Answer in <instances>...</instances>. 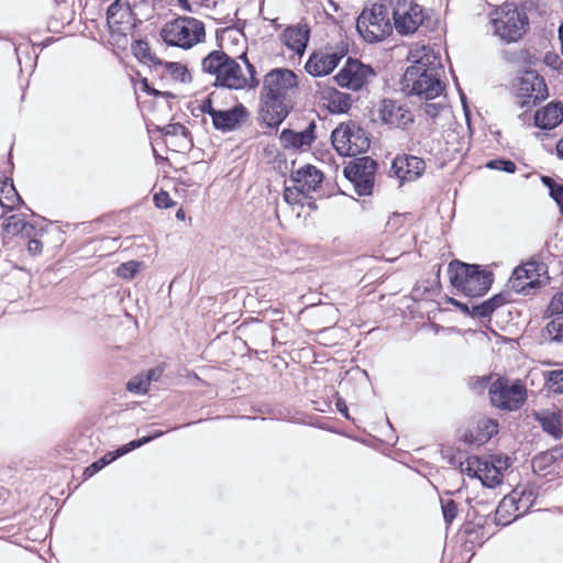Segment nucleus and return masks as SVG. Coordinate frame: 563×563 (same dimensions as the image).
Returning <instances> with one entry per match:
<instances>
[{"label": "nucleus", "mask_w": 563, "mask_h": 563, "mask_svg": "<svg viewBox=\"0 0 563 563\" xmlns=\"http://www.w3.org/2000/svg\"><path fill=\"white\" fill-rule=\"evenodd\" d=\"M298 86L296 74L286 68L269 71L263 82L261 111L269 126L280 124L292 108V96Z\"/></svg>", "instance_id": "nucleus-1"}, {"label": "nucleus", "mask_w": 563, "mask_h": 563, "mask_svg": "<svg viewBox=\"0 0 563 563\" xmlns=\"http://www.w3.org/2000/svg\"><path fill=\"white\" fill-rule=\"evenodd\" d=\"M422 54L410 52L413 64L404 74V87L410 95H417L423 99H434L443 90L440 80V60L427 47H422Z\"/></svg>", "instance_id": "nucleus-2"}, {"label": "nucleus", "mask_w": 563, "mask_h": 563, "mask_svg": "<svg viewBox=\"0 0 563 563\" xmlns=\"http://www.w3.org/2000/svg\"><path fill=\"white\" fill-rule=\"evenodd\" d=\"M202 70L214 76V84L229 89L254 88L258 80L254 77V67L247 63V77L241 66L222 51H213L201 62Z\"/></svg>", "instance_id": "nucleus-3"}, {"label": "nucleus", "mask_w": 563, "mask_h": 563, "mask_svg": "<svg viewBox=\"0 0 563 563\" xmlns=\"http://www.w3.org/2000/svg\"><path fill=\"white\" fill-rule=\"evenodd\" d=\"M159 36L167 46L190 49L205 41L206 27L198 19L178 16L163 24Z\"/></svg>", "instance_id": "nucleus-4"}, {"label": "nucleus", "mask_w": 563, "mask_h": 563, "mask_svg": "<svg viewBox=\"0 0 563 563\" xmlns=\"http://www.w3.org/2000/svg\"><path fill=\"white\" fill-rule=\"evenodd\" d=\"M448 273L452 286L468 297L485 295L493 283L490 272L482 269L478 265L460 261H452L449 264Z\"/></svg>", "instance_id": "nucleus-5"}, {"label": "nucleus", "mask_w": 563, "mask_h": 563, "mask_svg": "<svg viewBox=\"0 0 563 563\" xmlns=\"http://www.w3.org/2000/svg\"><path fill=\"white\" fill-rule=\"evenodd\" d=\"M390 8L385 0L365 7L356 21L360 36L367 43H377L393 32Z\"/></svg>", "instance_id": "nucleus-6"}, {"label": "nucleus", "mask_w": 563, "mask_h": 563, "mask_svg": "<svg viewBox=\"0 0 563 563\" xmlns=\"http://www.w3.org/2000/svg\"><path fill=\"white\" fill-rule=\"evenodd\" d=\"M510 466L508 456H468L460 463L461 473L478 478L486 487L494 488L503 481L504 472Z\"/></svg>", "instance_id": "nucleus-7"}, {"label": "nucleus", "mask_w": 563, "mask_h": 563, "mask_svg": "<svg viewBox=\"0 0 563 563\" xmlns=\"http://www.w3.org/2000/svg\"><path fill=\"white\" fill-rule=\"evenodd\" d=\"M331 140L341 156L364 154L371 145L367 132L353 121L339 124L333 130Z\"/></svg>", "instance_id": "nucleus-8"}, {"label": "nucleus", "mask_w": 563, "mask_h": 563, "mask_svg": "<svg viewBox=\"0 0 563 563\" xmlns=\"http://www.w3.org/2000/svg\"><path fill=\"white\" fill-rule=\"evenodd\" d=\"M494 33L506 42H516L526 32L528 18L512 3L500 5L493 14Z\"/></svg>", "instance_id": "nucleus-9"}, {"label": "nucleus", "mask_w": 563, "mask_h": 563, "mask_svg": "<svg viewBox=\"0 0 563 563\" xmlns=\"http://www.w3.org/2000/svg\"><path fill=\"white\" fill-rule=\"evenodd\" d=\"M390 8L396 31L400 35H410L417 32L423 23L426 15L422 7L415 0H385Z\"/></svg>", "instance_id": "nucleus-10"}, {"label": "nucleus", "mask_w": 563, "mask_h": 563, "mask_svg": "<svg viewBox=\"0 0 563 563\" xmlns=\"http://www.w3.org/2000/svg\"><path fill=\"white\" fill-rule=\"evenodd\" d=\"M489 397L495 407L514 411L526 401L527 390L519 382L510 383L499 377L490 385Z\"/></svg>", "instance_id": "nucleus-11"}, {"label": "nucleus", "mask_w": 563, "mask_h": 563, "mask_svg": "<svg viewBox=\"0 0 563 563\" xmlns=\"http://www.w3.org/2000/svg\"><path fill=\"white\" fill-rule=\"evenodd\" d=\"M373 121H379L390 129H406L413 122V113L410 109L393 99H380L372 110Z\"/></svg>", "instance_id": "nucleus-12"}, {"label": "nucleus", "mask_w": 563, "mask_h": 563, "mask_svg": "<svg viewBox=\"0 0 563 563\" xmlns=\"http://www.w3.org/2000/svg\"><path fill=\"white\" fill-rule=\"evenodd\" d=\"M516 97L521 108H530L548 97L544 79L536 70L525 71L515 85Z\"/></svg>", "instance_id": "nucleus-13"}, {"label": "nucleus", "mask_w": 563, "mask_h": 563, "mask_svg": "<svg viewBox=\"0 0 563 563\" xmlns=\"http://www.w3.org/2000/svg\"><path fill=\"white\" fill-rule=\"evenodd\" d=\"M375 75L374 69L369 65H365L357 59L349 58L345 65L334 76V80L341 88L358 91L366 86Z\"/></svg>", "instance_id": "nucleus-14"}, {"label": "nucleus", "mask_w": 563, "mask_h": 563, "mask_svg": "<svg viewBox=\"0 0 563 563\" xmlns=\"http://www.w3.org/2000/svg\"><path fill=\"white\" fill-rule=\"evenodd\" d=\"M376 163L364 157L344 167V176L353 184L360 196L371 195L375 179Z\"/></svg>", "instance_id": "nucleus-15"}, {"label": "nucleus", "mask_w": 563, "mask_h": 563, "mask_svg": "<svg viewBox=\"0 0 563 563\" xmlns=\"http://www.w3.org/2000/svg\"><path fill=\"white\" fill-rule=\"evenodd\" d=\"M545 274V266L538 262H527L517 267L510 279L509 285L516 292H526L528 289L537 288L541 285V277Z\"/></svg>", "instance_id": "nucleus-16"}, {"label": "nucleus", "mask_w": 563, "mask_h": 563, "mask_svg": "<svg viewBox=\"0 0 563 563\" xmlns=\"http://www.w3.org/2000/svg\"><path fill=\"white\" fill-rule=\"evenodd\" d=\"M202 110L210 114L213 126L222 132L235 130L247 119V111L242 104L234 106L227 110H218L208 101V103L203 104Z\"/></svg>", "instance_id": "nucleus-17"}, {"label": "nucleus", "mask_w": 563, "mask_h": 563, "mask_svg": "<svg viewBox=\"0 0 563 563\" xmlns=\"http://www.w3.org/2000/svg\"><path fill=\"white\" fill-rule=\"evenodd\" d=\"M344 52H314L308 58L305 68L307 73L313 77H322L331 74L340 60L343 58Z\"/></svg>", "instance_id": "nucleus-18"}, {"label": "nucleus", "mask_w": 563, "mask_h": 563, "mask_svg": "<svg viewBox=\"0 0 563 563\" xmlns=\"http://www.w3.org/2000/svg\"><path fill=\"white\" fill-rule=\"evenodd\" d=\"M424 169V161L412 155L397 156L391 164V172L399 179L400 184L418 179Z\"/></svg>", "instance_id": "nucleus-19"}, {"label": "nucleus", "mask_w": 563, "mask_h": 563, "mask_svg": "<svg viewBox=\"0 0 563 563\" xmlns=\"http://www.w3.org/2000/svg\"><path fill=\"white\" fill-rule=\"evenodd\" d=\"M498 432V423L490 418H479L464 434V441L482 445Z\"/></svg>", "instance_id": "nucleus-20"}, {"label": "nucleus", "mask_w": 563, "mask_h": 563, "mask_svg": "<svg viewBox=\"0 0 563 563\" xmlns=\"http://www.w3.org/2000/svg\"><path fill=\"white\" fill-rule=\"evenodd\" d=\"M533 417L547 433L555 439L562 437L563 421L561 412L558 408L552 407L540 411H534Z\"/></svg>", "instance_id": "nucleus-21"}, {"label": "nucleus", "mask_w": 563, "mask_h": 563, "mask_svg": "<svg viewBox=\"0 0 563 563\" xmlns=\"http://www.w3.org/2000/svg\"><path fill=\"white\" fill-rule=\"evenodd\" d=\"M309 27L307 24L289 26L284 31L285 45L291 51L302 54L309 41Z\"/></svg>", "instance_id": "nucleus-22"}, {"label": "nucleus", "mask_w": 563, "mask_h": 563, "mask_svg": "<svg viewBox=\"0 0 563 563\" xmlns=\"http://www.w3.org/2000/svg\"><path fill=\"white\" fill-rule=\"evenodd\" d=\"M563 121V108L559 103H549L534 114V123L540 129L551 130Z\"/></svg>", "instance_id": "nucleus-23"}, {"label": "nucleus", "mask_w": 563, "mask_h": 563, "mask_svg": "<svg viewBox=\"0 0 563 563\" xmlns=\"http://www.w3.org/2000/svg\"><path fill=\"white\" fill-rule=\"evenodd\" d=\"M322 178V173L312 165H306L292 173V179L298 184L299 190H316Z\"/></svg>", "instance_id": "nucleus-24"}, {"label": "nucleus", "mask_w": 563, "mask_h": 563, "mask_svg": "<svg viewBox=\"0 0 563 563\" xmlns=\"http://www.w3.org/2000/svg\"><path fill=\"white\" fill-rule=\"evenodd\" d=\"M280 141L285 147L302 150L313 141L312 129H306L302 132H294L290 130H284L280 134Z\"/></svg>", "instance_id": "nucleus-25"}, {"label": "nucleus", "mask_w": 563, "mask_h": 563, "mask_svg": "<svg viewBox=\"0 0 563 563\" xmlns=\"http://www.w3.org/2000/svg\"><path fill=\"white\" fill-rule=\"evenodd\" d=\"M155 64L163 68L162 75L175 82L187 84L191 81V75L186 65L177 62H163L158 59Z\"/></svg>", "instance_id": "nucleus-26"}, {"label": "nucleus", "mask_w": 563, "mask_h": 563, "mask_svg": "<svg viewBox=\"0 0 563 563\" xmlns=\"http://www.w3.org/2000/svg\"><path fill=\"white\" fill-rule=\"evenodd\" d=\"M514 498L515 497L507 495L500 500L495 515L498 525L506 526L520 517L516 515V512L519 511L518 506L515 505Z\"/></svg>", "instance_id": "nucleus-27"}, {"label": "nucleus", "mask_w": 563, "mask_h": 563, "mask_svg": "<svg viewBox=\"0 0 563 563\" xmlns=\"http://www.w3.org/2000/svg\"><path fill=\"white\" fill-rule=\"evenodd\" d=\"M510 497H515V505L518 506L517 516H523L532 507L537 494L533 487L516 488L510 494Z\"/></svg>", "instance_id": "nucleus-28"}, {"label": "nucleus", "mask_w": 563, "mask_h": 563, "mask_svg": "<svg viewBox=\"0 0 563 563\" xmlns=\"http://www.w3.org/2000/svg\"><path fill=\"white\" fill-rule=\"evenodd\" d=\"M328 107L333 113H346L352 106V98L345 92L333 90L328 97Z\"/></svg>", "instance_id": "nucleus-29"}, {"label": "nucleus", "mask_w": 563, "mask_h": 563, "mask_svg": "<svg viewBox=\"0 0 563 563\" xmlns=\"http://www.w3.org/2000/svg\"><path fill=\"white\" fill-rule=\"evenodd\" d=\"M503 299L500 296H495L484 302H482L481 305H474L472 306V316H475V317H482V318H485V317H488L490 316L494 310L501 306L503 305Z\"/></svg>", "instance_id": "nucleus-30"}, {"label": "nucleus", "mask_w": 563, "mask_h": 563, "mask_svg": "<svg viewBox=\"0 0 563 563\" xmlns=\"http://www.w3.org/2000/svg\"><path fill=\"white\" fill-rule=\"evenodd\" d=\"M123 454L120 453V449H118L114 452L107 453L103 457H101L99 461L92 463L90 466H88L85 470V476L90 477L95 475L97 472H99L101 468H103L109 463L113 462L115 459L122 456Z\"/></svg>", "instance_id": "nucleus-31"}, {"label": "nucleus", "mask_w": 563, "mask_h": 563, "mask_svg": "<svg viewBox=\"0 0 563 563\" xmlns=\"http://www.w3.org/2000/svg\"><path fill=\"white\" fill-rule=\"evenodd\" d=\"M143 267V263L139 261H129L122 263L115 269V274L122 279H132Z\"/></svg>", "instance_id": "nucleus-32"}, {"label": "nucleus", "mask_w": 563, "mask_h": 563, "mask_svg": "<svg viewBox=\"0 0 563 563\" xmlns=\"http://www.w3.org/2000/svg\"><path fill=\"white\" fill-rule=\"evenodd\" d=\"M547 334L551 341L563 344V317H556L547 324Z\"/></svg>", "instance_id": "nucleus-33"}, {"label": "nucleus", "mask_w": 563, "mask_h": 563, "mask_svg": "<svg viewBox=\"0 0 563 563\" xmlns=\"http://www.w3.org/2000/svg\"><path fill=\"white\" fill-rule=\"evenodd\" d=\"M553 463V455L544 451L532 459L531 465L536 473H541L547 471Z\"/></svg>", "instance_id": "nucleus-34"}, {"label": "nucleus", "mask_w": 563, "mask_h": 563, "mask_svg": "<svg viewBox=\"0 0 563 563\" xmlns=\"http://www.w3.org/2000/svg\"><path fill=\"white\" fill-rule=\"evenodd\" d=\"M148 387H150L148 378H146L144 374H140V375L133 377L128 383V389L131 393H135V394H140V395L145 394L148 390Z\"/></svg>", "instance_id": "nucleus-35"}, {"label": "nucleus", "mask_w": 563, "mask_h": 563, "mask_svg": "<svg viewBox=\"0 0 563 563\" xmlns=\"http://www.w3.org/2000/svg\"><path fill=\"white\" fill-rule=\"evenodd\" d=\"M7 194L8 195L4 197L5 201L0 198V218H3L7 212L13 208L14 202L20 200L12 185L7 189Z\"/></svg>", "instance_id": "nucleus-36"}, {"label": "nucleus", "mask_w": 563, "mask_h": 563, "mask_svg": "<svg viewBox=\"0 0 563 563\" xmlns=\"http://www.w3.org/2000/svg\"><path fill=\"white\" fill-rule=\"evenodd\" d=\"M543 183L549 187L551 197L560 206L563 213V185H558L550 177H543Z\"/></svg>", "instance_id": "nucleus-37"}, {"label": "nucleus", "mask_w": 563, "mask_h": 563, "mask_svg": "<svg viewBox=\"0 0 563 563\" xmlns=\"http://www.w3.org/2000/svg\"><path fill=\"white\" fill-rule=\"evenodd\" d=\"M549 389L555 394H563V369H556L549 373Z\"/></svg>", "instance_id": "nucleus-38"}, {"label": "nucleus", "mask_w": 563, "mask_h": 563, "mask_svg": "<svg viewBox=\"0 0 563 563\" xmlns=\"http://www.w3.org/2000/svg\"><path fill=\"white\" fill-rule=\"evenodd\" d=\"M162 434H163V431H156L152 435L143 437V438L139 439V440L131 441L130 443L119 448L120 449V453H122L124 455V454L129 453L130 451H132L134 449H137V448L142 446L143 444L148 443L153 439H156V438L161 437Z\"/></svg>", "instance_id": "nucleus-39"}, {"label": "nucleus", "mask_w": 563, "mask_h": 563, "mask_svg": "<svg viewBox=\"0 0 563 563\" xmlns=\"http://www.w3.org/2000/svg\"><path fill=\"white\" fill-rule=\"evenodd\" d=\"M26 228L27 223L15 216L10 217L4 224V231L13 235L22 233Z\"/></svg>", "instance_id": "nucleus-40"}, {"label": "nucleus", "mask_w": 563, "mask_h": 563, "mask_svg": "<svg viewBox=\"0 0 563 563\" xmlns=\"http://www.w3.org/2000/svg\"><path fill=\"white\" fill-rule=\"evenodd\" d=\"M442 512L445 522H452L457 515L456 504L452 499L442 500Z\"/></svg>", "instance_id": "nucleus-41"}, {"label": "nucleus", "mask_w": 563, "mask_h": 563, "mask_svg": "<svg viewBox=\"0 0 563 563\" xmlns=\"http://www.w3.org/2000/svg\"><path fill=\"white\" fill-rule=\"evenodd\" d=\"M486 166L490 169L504 170L507 173H514L516 170V165L511 161L505 159H494L489 161Z\"/></svg>", "instance_id": "nucleus-42"}, {"label": "nucleus", "mask_w": 563, "mask_h": 563, "mask_svg": "<svg viewBox=\"0 0 563 563\" xmlns=\"http://www.w3.org/2000/svg\"><path fill=\"white\" fill-rule=\"evenodd\" d=\"M548 312L551 316L563 313V292H558L552 297Z\"/></svg>", "instance_id": "nucleus-43"}, {"label": "nucleus", "mask_w": 563, "mask_h": 563, "mask_svg": "<svg viewBox=\"0 0 563 563\" xmlns=\"http://www.w3.org/2000/svg\"><path fill=\"white\" fill-rule=\"evenodd\" d=\"M154 203L157 208H170L174 206V201L170 199L168 192L161 191L154 195Z\"/></svg>", "instance_id": "nucleus-44"}, {"label": "nucleus", "mask_w": 563, "mask_h": 563, "mask_svg": "<svg viewBox=\"0 0 563 563\" xmlns=\"http://www.w3.org/2000/svg\"><path fill=\"white\" fill-rule=\"evenodd\" d=\"M300 191L301 190H299V186L297 188H295V189L286 187L285 190H284V200L288 205L298 203L299 202V198H300Z\"/></svg>", "instance_id": "nucleus-45"}, {"label": "nucleus", "mask_w": 563, "mask_h": 563, "mask_svg": "<svg viewBox=\"0 0 563 563\" xmlns=\"http://www.w3.org/2000/svg\"><path fill=\"white\" fill-rule=\"evenodd\" d=\"M132 49L134 52V55L139 58H144L146 57L147 55V51H148V47H147V44L144 43V42H136L133 46H132Z\"/></svg>", "instance_id": "nucleus-46"}, {"label": "nucleus", "mask_w": 563, "mask_h": 563, "mask_svg": "<svg viewBox=\"0 0 563 563\" xmlns=\"http://www.w3.org/2000/svg\"><path fill=\"white\" fill-rule=\"evenodd\" d=\"M27 251L33 255L40 254L42 251V243L38 240L31 239L27 242Z\"/></svg>", "instance_id": "nucleus-47"}, {"label": "nucleus", "mask_w": 563, "mask_h": 563, "mask_svg": "<svg viewBox=\"0 0 563 563\" xmlns=\"http://www.w3.org/2000/svg\"><path fill=\"white\" fill-rule=\"evenodd\" d=\"M336 409L343 416L345 417L346 419H350V416H349V409H347V406H346V402L342 399V398H338L336 399Z\"/></svg>", "instance_id": "nucleus-48"}, {"label": "nucleus", "mask_w": 563, "mask_h": 563, "mask_svg": "<svg viewBox=\"0 0 563 563\" xmlns=\"http://www.w3.org/2000/svg\"><path fill=\"white\" fill-rule=\"evenodd\" d=\"M144 375L146 378H148V383L151 384L152 380H156L161 377L162 368H159V367L152 368Z\"/></svg>", "instance_id": "nucleus-49"}, {"label": "nucleus", "mask_w": 563, "mask_h": 563, "mask_svg": "<svg viewBox=\"0 0 563 563\" xmlns=\"http://www.w3.org/2000/svg\"><path fill=\"white\" fill-rule=\"evenodd\" d=\"M551 455H553V461L556 462L558 460L563 459V445L555 446L548 451Z\"/></svg>", "instance_id": "nucleus-50"}, {"label": "nucleus", "mask_w": 563, "mask_h": 563, "mask_svg": "<svg viewBox=\"0 0 563 563\" xmlns=\"http://www.w3.org/2000/svg\"><path fill=\"white\" fill-rule=\"evenodd\" d=\"M119 8V0H115L107 10L108 19H112L117 14Z\"/></svg>", "instance_id": "nucleus-51"}, {"label": "nucleus", "mask_w": 563, "mask_h": 563, "mask_svg": "<svg viewBox=\"0 0 563 563\" xmlns=\"http://www.w3.org/2000/svg\"><path fill=\"white\" fill-rule=\"evenodd\" d=\"M143 89L146 90L148 93H152L154 96H157L159 95V91L153 89V88H150L148 86V82L146 79L143 80Z\"/></svg>", "instance_id": "nucleus-52"}, {"label": "nucleus", "mask_w": 563, "mask_h": 563, "mask_svg": "<svg viewBox=\"0 0 563 563\" xmlns=\"http://www.w3.org/2000/svg\"><path fill=\"white\" fill-rule=\"evenodd\" d=\"M556 153L560 158H563V137L556 144Z\"/></svg>", "instance_id": "nucleus-53"}, {"label": "nucleus", "mask_w": 563, "mask_h": 563, "mask_svg": "<svg viewBox=\"0 0 563 563\" xmlns=\"http://www.w3.org/2000/svg\"><path fill=\"white\" fill-rule=\"evenodd\" d=\"M177 3L179 7H181L184 10L192 11L191 8L188 4L187 0H177Z\"/></svg>", "instance_id": "nucleus-54"}, {"label": "nucleus", "mask_w": 563, "mask_h": 563, "mask_svg": "<svg viewBox=\"0 0 563 563\" xmlns=\"http://www.w3.org/2000/svg\"><path fill=\"white\" fill-rule=\"evenodd\" d=\"M176 217L177 219L179 220H184L185 219V212L183 209H179L177 212H176Z\"/></svg>", "instance_id": "nucleus-55"}, {"label": "nucleus", "mask_w": 563, "mask_h": 563, "mask_svg": "<svg viewBox=\"0 0 563 563\" xmlns=\"http://www.w3.org/2000/svg\"><path fill=\"white\" fill-rule=\"evenodd\" d=\"M173 129H174V130H176V129H180V130H183V129H184V126H183V125H174V126H173Z\"/></svg>", "instance_id": "nucleus-56"}]
</instances>
